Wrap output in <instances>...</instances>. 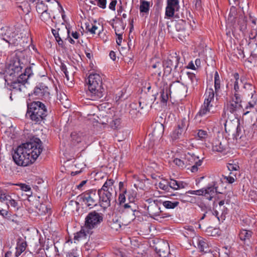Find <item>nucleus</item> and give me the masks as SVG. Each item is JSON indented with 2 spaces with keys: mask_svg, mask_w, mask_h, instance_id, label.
<instances>
[{
  "mask_svg": "<svg viewBox=\"0 0 257 257\" xmlns=\"http://www.w3.org/2000/svg\"><path fill=\"white\" fill-rule=\"evenodd\" d=\"M25 67L24 62L22 60L20 59L19 57L16 55L11 61L8 66L7 76H9L10 77H12V78L19 76L20 75L19 73L21 72L22 69Z\"/></svg>",
  "mask_w": 257,
  "mask_h": 257,
  "instance_id": "obj_9",
  "label": "nucleus"
},
{
  "mask_svg": "<svg viewBox=\"0 0 257 257\" xmlns=\"http://www.w3.org/2000/svg\"><path fill=\"white\" fill-rule=\"evenodd\" d=\"M33 94L38 98H46L49 97L50 94L49 88L43 83H39L34 88Z\"/></svg>",
  "mask_w": 257,
  "mask_h": 257,
  "instance_id": "obj_15",
  "label": "nucleus"
},
{
  "mask_svg": "<svg viewBox=\"0 0 257 257\" xmlns=\"http://www.w3.org/2000/svg\"><path fill=\"white\" fill-rule=\"evenodd\" d=\"M19 186L20 187V188L22 190L26 192L29 191L31 189L30 187L25 184H20L19 185Z\"/></svg>",
  "mask_w": 257,
  "mask_h": 257,
  "instance_id": "obj_63",
  "label": "nucleus"
},
{
  "mask_svg": "<svg viewBox=\"0 0 257 257\" xmlns=\"http://www.w3.org/2000/svg\"><path fill=\"white\" fill-rule=\"evenodd\" d=\"M27 114L31 119L40 123L48 114V110L45 105L42 102L33 101L27 104Z\"/></svg>",
  "mask_w": 257,
  "mask_h": 257,
  "instance_id": "obj_3",
  "label": "nucleus"
},
{
  "mask_svg": "<svg viewBox=\"0 0 257 257\" xmlns=\"http://www.w3.org/2000/svg\"><path fill=\"white\" fill-rule=\"evenodd\" d=\"M239 28L240 31L244 32L246 30L247 27V24L246 21L241 19L239 21Z\"/></svg>",
  "mask_w": 257,
  "mask_h": 257,
  "instance_id": "obj_56",
  "label": "nucleus"
},
{
  "mask_svg": "<svg viewBox=\"0 0 257 257\" xmlns=\"http://www.w3.org/2000/svg\"><path fill=\"white\" fill-rule=\"evenodd\" d=\"M197 246L200 251L207 252L209 250L207 243L203 238H200L198 239Z\"/></svg>",
  "mask_w": 257,
  "mask_h": 257,
  "instance_id": "obj_30",
  "label": "nucleus"
},
{
  "mask_svg": "<svg viewBox=\"0 0 257 257\" xmlns=\"http://www.w3.org/2000/svg\"><path fill=\"white\" fill-rule=\"evenodd\" d=\"M180 8L179 0H167L165 16L169 19L173 18L175 12L179 11Z\"/></svg>",
  "mask_w": 257,
  "mask_h": 257,
  "instance_id": "obj_13",
  "label": "nucleus"
},
{
  "mask_svg": "<svg viewBox=\"0 0 257 257\" xmlns=\"http://www.w3.org/2000/svg\"><path fill=\"white\" fill-rule=\"evenodd\" d=\"M91 230L85 227V225H84L79 232L74 234V239L75 240H79L85 238L87 235L91 233Z\"/></svg>",
  "mask_w": 257,
  "mask_h": 257,
  "instance_id": "obj_24",
  "label": "nucleus"
},
{
  "mask_svg": "<svg viewBox=\"0 0 257 257\" xmlns=\"http://www.w3.org/2000/svg\"><path fill=\"white\" fill-rule=\"evenodd\" d=\"M220 81L218 73L216 71L214 74V87L216 93L219 91L220 88Z\"/></svg>",
  "mask_w": 257,
  "mask_h": 257,
  "instance_id": "obj_41",
  "label": "nucleus"
},
{
  "mask_svg": "<svg viewBox=\"0 0 257 257\" xmlns=\"http://www.w3.org/2000/svg\"><path fill=\"white\" fill-rule=\"evenodd\" d=\"M256 104V102L253 99L251 101H249L248 103V104L245 107L246 109H250L254 107V106Z\"/></svg>",
  "mask_w": 257,
  "mask_h": 257,
  "instance_id": "obj_62",
  "label": "nucleus"
},
{
  "mask_svg": "<svg viewBox=\"0 0 257 257\" xmlns=\"http://www.w3.org/2000/svg\"><path fill=\"white\" fill-rule=\"evenodd\" d=\"M7 201H8L7 203H9L16 210H18L19 209L18 203L15 199H13L11 196L10 199H8Z\"/></svg>",
  "mask_w": 257,
  "mask_h": 257,
  "instance_id": "obj_49",
  "label": "nucleus"
},
{
  "mask_svg": "<svg viewBox=\"0 0 257 257\" xmlns=\"http://www.w3.org/2000/svg\"><path fill=\"white\" fill-rule=\"evenodd\" d=\"M186 75L188 78V81L186 82L185 85L187 86L188 89L193 90L198 84V78L195 74L191 72H187Z\"/></svg>",
  "mask_w": 257,
  "mask_h": 257,
  "instance_id": "obj_23",
  "label": "nucleus"
},
{
  "mask_svg": "<svg viewBox=\"0 0 257 257\" xmlns=\"http://www.w3.org/2000/svg\"><path fill=\"white\" fill-rule=\"evenodd\" d=\"M252 234V232L251 230L242 229L239 232V236L240 239L245 243L249 241Z\"/></svg>",
  "mask_w": 257,
  "mask_h": 257,
  "instance_id": "obj_27",
  "label": "nucleus"
},
{
  "mask_svg": "<svg viewBox=\"0 0 257 257\" xmlns=\"http://www.w3.org/2000/svg\"><path fill=\"white\" fill-rule=\"evenodd\" d=\"M69 257H78L79 254L77 253V249H73L71 251L68 252Z\"/></svg>",
  "mask_w": 257,
  "mask_h": 257,
  "instance_id": "obj_60",
  "label": "nucleus"
},
{
  "mask_svg": "<svg viewBox=\"0 0 257 257\" xmlns=\"http://www.w3.org/2000/svg\"><path fill=\"white\" fill-rule=\"evenodd\" d=\"M36 9L37 12L41 14L44 12L48 11L47 7L42 2L37 4Z\"/></svg>",
  "mask_w": 257,
  "mask_h": 257,
  "instance_id": "obj_43",
  "label": "nucleus"
},
{
  "mask_svg": "<svg viewBox=\"0 0 257 257\" xmlns=\"http://www.w3.org/2000/svg\"><path fill=\"white\" fill-rule=\"evenodd\" d=\"M26 246V241L22 239H19L16 249L20 250V252H23L25 250Z\"/></svg>",
  "mask_w": 257,
  "mask_h": 257,
  "instance_id": "obj_40",
  "label": "nucleus"
},
{
  "mask_svg": "<svg viewBox=\"0 0 257 257\" xmlns=\"http://www.w3.org/2000/svg\"><path fill=\"white\" fill-rule=\"evenodd\" d=\"M224 180H226V181L230 184H232L235 181V178H236V173H234L233 172H230V174L228 176H222Z\"/></svg>",
  "mask_w": 257,
  "mask_h": 257,
  "instance_id": "obj_45",
  "label": "nucleus"
},
{
  "mask_svg": "<svg viewBox=\"0 0 257 257\" xmlns=\"http://www.w3.org/2000/svg\"><path fill=\"white\" fill-rule=\"evenodd\" d=\"M40 19L47 25L52 26L54 24L53 19H55V16H53L52 18L50 13L47 11L44 12V13H42L40 16Z\"/></svg>",
  "mask_w": 257,
  "mask_h": 257,
  "instance_id": "obj_26",
  "label": "nucleus"
},
{
  "mask_svg": "<svg viewBox=\"0 0 257 257\" xmlns=\"http://www.w3.org/2000/svg\"><path fill=\"white\" fill-rule=\"evenodd\" d=\"M173 162L177 166L181 168H185L187 167L186 163H185V159H183V157H182L181 159L175 158Z\"/></svg>",
  "mask_w": 257,
  "mask_h": 257,
  "instance_id": "obj_44",
  "label": "nucleus"
},
{
  "mask_svg": "<svg viewBox=\"0 0 257 257\" xmlns=\"http://www.w3.org/2000/svg\"><path fill=\"white\" fill-rule=\"evenodd\" d=\"M188 184L184 181H178V184L177 186L178 190L180 189L185 188L187 187Z\"/></svg>",
  "mask_w": 257,
  "mask_h": 257,
  "instance_id": "obj_61",
  "label": "nucleus"
},
{
  "mask_svg": "<svg viewBox=\"0 0 257 257\" xmlns=\"http://www.w3.org/2000/svg\"><path fill=\"white\" fill-rule=\"evenodd\" d=\"M212 151L214 152H223L227 149L226 141L224 139H215L212 143Z\"/></svg>",
  "mask_w": 257,
  "mask_h": 257,
  "instance_id": "obj_20",
  "label": "nucleus"
},
{
  "mask_svg": "<svg viewBox=\"0 0 257 257\" xmlns=\"http://www.w3.org/2000/svg\"><path fill=\"white\" fill-rule=\"evenodd\" d=\"M60 68L65 74V77L67 78V80H69L68 72L67 71L66 65L64 63L61 62Z\"/></svg>",
  "mask_w": 257,
  "mask_h": 257,
  "instance_id": "obj_54",
  "label": "nucleus"
},
{
  "mask_svg": "<svg viewBox=\"0 0 257 257\" xmlns=\"http://www.w3.org/2000/svg\"><path fill=\"white\" fill-rule=\"evenodd\" d=\"M241 102L242 100L240 94L234 93L231 100L224 105L221 115L223 118H228V112L234 116L238 115L242 109Z\"/></svg>",
  "mask_w": 257,
  "mask_h": 257,
  "instance_id": "obj_5",
  "label": "nucleus"
},
{
  "mask_svg": "<svg viewBox=\"0 0 257 257\" xmlns=\"http://www.w3.org/2000/svg\"><path fill=\"white\" fill-rule=\"evenodd\" d=\"M213 106L211 102L205 101L203 104L201 105L199 112L197 114V116H204L209 114L214 113L213 110Z\"/></svg>",
  "mask_w": 257,
  "mask_h": 257,
  "instance_id": "obj_21",
  "label": "nucleus"
},
{
  "mask_svg": "<svg viewBox=\"0 0 257 257\" xmlns=\"http://www.w3.org/2000/svg\"><path fill=\"white\" fill-rule=\"evenodd\" d=\"M43 150L42 142L37 138L19 146L13 154L15 163L20 166H27L34 163Z\"/></svg>",
  "mask_w": 257,
  "mask_h": 257,
  "instance_id": "obj_1",
  "label": "nucleus"
},
{
  "mask_svg": "<svg viewBox=\"0 0 257 257\" xmlns=\"http://www.w3.org/2000/svg\"><path fill=\"white\" fill-rule=\"evenodd\" d=\"M233 79H231L233 84V89L235 91L234 93H238L239 90L238 81L239 79V75L238 73H234L233 74Z\"/></svg>",
  "mask_w": 257,
  "mask_h": 257,
  "instance_id": "obj_34",
  "label": "nucleus"
},
{
  "mask_svg": "<svg viewBox=\"0 0 257 257\" xmlns=\"http://www.w3.org/2000/svg\"><path fill=\"white\" fill-rule=\"evenodd\" d=\"M203 196L209 200H211L218 192V185L216 181H213L208 186L203 188Z\"/></svg>",
  "mask_w": 257,
  "mask_h": 257,
  "instance_id": "obj_18",
  "label": "nucleus"
},
{
  "mask_svg": "<svg viewBox=\"0 0 257 257\" xmlns=\"http://www.w3.org/2000/svg\"><path fill=\"white\" fill-rule=\"evenodd\" d=\"M158 187L160 189L164 191H169V183L166 180L160 182L158 184Z\"/></svg>",
  "mask_w": 257,
  "mask_h": 257,
  "instance_id": "obj_46",
  "label": "nucleus"
},
{
  "mask_svg": "<svg viewBox=\"0 0 257 257\" xmlns=\"http://www.w3.org/2000/svg\"><path fill=\"white\" fill-rule=\"evenodd\" d=\"M179 59L177 57H171V59L168 58L165 60L162 63V67L164 68V74L166 76L169 75L174 67L176 70L178 67Z\"/></svg>",
  "mask_w": 257,
  "mask_h": 257,
  "instance_id": "obj_14",
  "label": "nucleus"
},
{
  "mask_svg": "<svg viewBox=\"0 0 257 257\" xmlns=\"http://www.w3.org/2000/svg\"><path fill=\"white\" fill-rule=\"evenodd\" d=\"M204 100L211 102L214 98V92L212 88H207L205 93Z\"/></svg>",
  "mask_w": 257,
  "mask_h": 257,
  "instance_id": "obj_33",
  "label": "nucleus"
},
{
  "mask_svg": "<svg viewBox=\"0 0 257 257\" xmlns=\"http://www.w3.org/2000/svg\"><path fill=\"white\" fill-rule=\"evenodd\" d=\"M123 207L124 209L130 208L132 211L133 212L134 217H135V212L137 211L136 206L133 202H130V203H126L123 205Z\"/></svg>",
  "mask_w": 257,
  "mask_h": 257,
  "instance_id": "obj_48",
  "label": "nucleus"
},
{
  "mask_svg": "<svg viewBox=\"0 0 257 257\" xmlns=\"http://www.w3.org/2000/svg\"><path fill=\"white\" fill-rule=\"evenodd\" d=\"M77 200L79 201L83 207L93 208L97 205L98 201L96 190L90 189L84 192L77 196Z\"/></svg>",
  "mask_w": 257,
  "mask_h": 257,
  "instance_id": "obj_7",
  "label": "nucleus"
},
{
  "mask_svg": "<svg viewBox=\"0 0 257 257\" xmlns=\"http://www.w3.org/2000/svg\"><path fill=\"white\" fill-rule=\"evenodd\" d=\"M69 33L70 30L67 26L65 27V29L64 30L60 29V30H59V37L61 40L63 41V40H67L69 37Z\"/></svg>",
  "mask_w": 257,
  "mask_h": 257,
  "instance_id": "obj_39",
  "label": "nucleus"
},
{
  "mask_svg": "<svg viewBox=\"0 0 257 257\" xmlns=\"http://www.w3.org/2000/svg\"><path fill=\"white\" fill-rule=\"evenodd\" d=\"M170 92L177 94H184L187 92L188 88L185 84L181 83L180 81L173 82L170 86Z\"/></svg>",
  "mask_w": 257,
  "mask_h": 257,
  "instance_id": "obj_19",
  "label": "nucleus"
},
{
  "mask_svg": "<svg viewBox=\"0 0 257 257\" xmlns=\"http://www.w3.org/2000/svg\"><path fill=\"white\" fill-rule=\"evenodd\" d=\"M257 36V29H252L250 30L249 34V38L250 39H254Z\"/></svg>",
  "mask_w": 257,
  "mask_h": 257,
  "instance_id": "obj_59",
  "label": "nucleus"
},
{
  "mask_svg": "<svg viewBox=\"0 0 257 257\" xmlns=\"http://www.w3.org/2000/svg\"><path fill=\"white\" fill-rule=\"evenodd\" d=\"M227 118H223L221 116L220 119V123L222 122H223L225 131L227 133H232V135H234V133L237 131L239 126L238 121L233 122L231 120H228Z\"/></svg>",
  "mask_w": 257,
  "mask_h": 257,
  "instance_id": "obj_16",
  "label": "nucleus"
},
{
  "mask_svg": "<svg viewBox=\"0 0 257 257\" xmlns=\"http://www.w3.org/2000/svg\"><path fill=\"white\" fill-rule=\"evenodd\" d=\"M150 7V3L145 0H140V13L148 14Z\"/></svg>",
  "mask_w": 257,
  "mask_h": 257,
  "instance_id": "obj_32",
  "label": "nucleus"
},
{
  "mask_svg": "<svg viewBox=\"0 0 257 257\" xmlns=\"http://www.w3.org/2000/svg\"><path fill=\"white\" fill-rule=\"evenodd\" d=\"M97 2V5L99 8L104 9L106 7V0H95Z\"/></svg>",
  "mask_w": 257,
  "mask_h": 257,
  "instance_id": "obj_57",
  "label": "nucleus"
},
{
  "mask_svg": "<svg viewBox=\"0 0 257 257\" xmlns=\"http://www.w3.org/2000/svg\"><path fill=\"white\" fill-rule=\"evenodd\" d=\"M243 88L246 90L248 95H251V97L253 98V94L255 92L254 86L249 83H245Z\"/></svg>",
  "mask_w": 257,
  "mask_h": 257,
  "instance_id": "obj_36",
  "label": "nucleus"
},
{
  "mask_svg": "<svg viewBox=\"0 0 257 257\" xmlns=\"http://www.w3.org/2000/svg\"><path fill=\"white\" fill-rule=\"evenodd\" d=\"M109 226L113 231H117L121 227V219L115 215L112 217L111 220L109 221Z\"/></svg>",
  "mask_w": 257,
  "mask_h": 257,
  "instance_id": "obj_25",
  "label": "nucleus"
},
{
  "mask_svg": "<svg viewBox=\"0 0 257 257\" xmlns=\"http://www.w3.org/2000/svg\"><path fill=\"white\" fill-rule=\"evenodd\" d=\"M103 215L102 213L96 211L89 212L85 219V227L90 229L97 228L103 221Z\"/></svg>",
  "mask_w": 257,
  "mask_h": 257,
  "instance_id": "obj_8",
  "label": "nucleus"
},
{
  "mask_svg": "<svg viewBox=\"0 0 257 257\" xmlns=\"http://www.w3.org/2000/svg\"><path fill=\"white\" fill-rule=\"evenodd\" d=\"M36 208L38 209V213L40 215H43L48 213H51L50 208H48V206L43 203H38L36 205Z\"/></svg>",
  "mask_w": 257,
  "mask_h": 257,
  "instance_id": "obj_31",
  "label": "nucleus"
},
{
  "mask_svg": "<svg viewBox=\"0 0 257 257\" xmlns=\"http://www.w3.org/2000/svg\"><path fill=\"white\" fill-rule=\"evenodd\" d=\"M162 204L167 209H174L179 204V202L177 201H165L162 202Z\"/></svg>",
  "mask_w": 257,
  "mask_h": 257,
  "instance_id": "obj_37",
  "label": "nucleus"
},
{
  "mask_svg": "<svg viewBox=\"0 0 257 257\" xmlns=\"http://www.w3.org/2000/svg\"><path fill=\"white\" fill-rule=\"evenodd\" d=\"M170 92V89L167 88L163 89L161 92V101L164 103H166L168 98L169 94Z\"/></svg>",
  "mask_w": 257,
  "mask_h": 257,
  "instance_id": "obj_38",
  "label": "nucleus"
},
{
  "mask_svg": "<svg viewBox=\"0 0 257 257\" xmlns=\"http://www.w3.org/2000/svg\"><path fill=\"white\" fill-rule=\"evenodd\" d=\"M105 89L103 85L92 87L88 88L87 96L92 100H97L102 98L105 94Z\"/></svg>",
  "mask_w": 257,
  "mask_h": 257,
  "instance_id": "obj_11",
  "label": "nucleus"
},
{
  "mask_svg": "<svg viewBox=\"0 0 257 257\" xmlns=\"http://www.w3.org/2000/svg\"><path fill=\"white\" fill-rule=\"evenodd\" d=\"M59 30H60V29H58V30L52 29L51 31L58 45L62 47L63 46L64 43L63 41H62L59 37Z\"/></svg>",
  "mask_w": 257,
  "mask_h": 257,
  "instance_id": "obj_42",
  "label": "nucleus"
},
{
  "mask_svg": "<svg viewBox=\"0 0 257 257\" xmlns=\"http://www.w3.org/2000/svg\"><path fill=\"white\" fill-rule=\"evenodd\" d=\"M169 183V187L174 190H178L177 186L178 184V181L174 179H171Z\"/></svg>",
  "mask_w": 257,
  "mask_h": 257,
  "instance_id": "obj_50",
  "label": "nucleus"
},
{
  "mask_svg": "<svg viewBox=\"0 0 257 257\" xmlns=\"http://www.w3.org/2000/svg\"><path fill=\"white\" fill-rule=\"evenodd\" d=\"M198 137L201 140L205 139L208 136V134L207 131L200 130L198 132Z\"/></svg>",
  "mask_w": 257,
  "mask_h": 257,
  "instance_id": "obj_51",
  "label": "nucleus"
},
{
  "mask_svg": "<svg viewBox=\"0 0 257 257\" xmlns=\"http://www.w3.org/2000/svg\"><path fill=\"white\" fill-rule=\"evenodd\" d=\"M126 193V189H123L120 192L118 198V200L120 205H122L125 201V194Z\"/></svg>",
  "mask_w": 257,
  "mask_h": 257,
  "instance_id": "obj_47",
  "label": "nucleus"
},
{
  "mask_svg": "<svg viewBox=\"0 0 257 257\" xmlns=\"http://www.w3.org/2000/svg\"><path fill=\"white\" fill-rule=\"evenodd\" d=\"M32 75V67L28 66L25 68L24 73H21L19 76L15 77V79L11 80L7 76L5 81L8 89L12 91L11 94L25 91L26 89V83Z\"/></svg>",
  "mask_w": 257,
  "mask_h": 257,
  "instance_id": "obj_2",
  "label": "nucleus"
},
{
  "mask_svg": "<svg viewBox=\"0 0 257 257\" xmlns=\"http://www.w3.org/2000/svg\"><path fill=\"white\" fill-rule=\"evenodd\" d=\"M114 181L112 179H107L102 187L97 191L98 200L101 206L107 208L110 206L113 199L112 192Z\"/></svg>",
  "mask_w": 257,
  "mask_h": 257,
  "instance_id": "obj_4",
  "label": "nucleus"
},
{
  "mask_svg": "<svg viewBox=\"0 0 257 257\" xmlns=\"http://www.w3.org/2000/svg\"><path fill=\"white\" fill-rule=\"evenodd\" d=\"M88 88L103 85L102 78L97 73L90 74L86 80Z\"/></svg>",
  "mask_w": 257,
  "mask_h": 257,
  "instance_id": "obj_17",
  "label": "nucleus"
},
{
  "mask_svg": "<svg viewBox=\"0 0 257 257\" xmlns=\"http://www.w3.org/2000/svg\"><path fill=\"white\" fill-rule=\"evenodd\" d=\"M152 68H158V72H153L154 75H157V79L158 81L160 80V77H163L166 74L164 73L162 74L161 69L162 68V63L161 62H157L152 65Z\"/></svg>",
  "mask_w": 257,
  "mask_h": 257,
  "instance_id": "obj_29",
  "label": "nucleus"
},
{
  "mask_svg": "<svg viewBox=\"0 0 257 257\" xmlns=\"http://www.w3.org/2000/svg\"><path fill=\"white\" fill-rule=\"evenodd\" d=\"M10 199V195L4 193L2 191H0V201L4 202L8 201V199Z\"/></svg>",
  "mask_w": 257,
  "mask_h": 257,
  "instance_id": "obj_55",
  "label": "nucleus"
},
{
  "mask_svg": "<svg viewBox=\"0 0 257 257\" xmlns=\"http://www.w3.org/2000/svg\"><path fill=\"white\" fill-rule=\"evenodd\" d=\"M150 97L147 96L146 99L141 98L139 101V107L141 109H143L145 107H151L152 103L155 99L154 98H151L150 100Z\"/></svg>",
  "mask_w": 257,
  "mask_h": 257,
  "instance_id": "obj_28",
  "label": "nucleus"
},
{
  "mask_svg": "<svg viewBox=\"0 0 257 257\" xmlns=\"http://www.w3.org/2000/svg\"><path fill=\"white\" fill-rule=\"evenodd\" d=\"M20 35L15 27H5L1 29V39L10 45L18 46L20 44L22 37Z\"/></svg>",
  "mask_w": 257,
  "mask_h": 257,
  "instance_id": "obj_6",
  "label": "nucleus"
},
{
  "mask_svg": "<svg viewBox=\"0 0 257 257\" xmlns=\"http://www.w3.org/2000/svg\"><path fill=\"white\" fill-rule=\"evenodd\" d=\"M185 124L183 120H182L171 134V138L173 140H176L180 139L184 131Z\"/></svg>",
  "mask_w": 257,
  "mask_h": 257,
  "instance_id": "obj_22",
  "label": "nucleus"
},
{
  "mask_svg": "<svg viewBox=\"0 0 257 257\" xmlns=\"http://www.w3.org/2000/svg\"><path fill=\"white\" fill-rule=\"evenodd\" d=\"M183 159H185V163L186 166L192 165L191 168L192 172H196L198 171V167L202 164V161L199 159V157L194 154L188 152L185 154Z\"/></svg>",
  "mask_w": 257,
  "mask_h": 257,
  "instance_id": "obj_10",
  "label": "nucleus"
},
{
  "mask_svg": "<svg viewBox=\"0 0 257 257\" xmlns=\"http://www.w3.org/2000/svg\"><path fill=\"white\" fill-rule=\"evenodd\" d=\"M120 124V120L118 119H115L112 120L110 122V125L111 127L113 128H117Z\"/></svg>",
  "mask_w": 257,
  "mask_h": 257,
  "instance_id": "obj_58",
  "label": "nucleus"
},
{
  "mask_svg": "<svg viewBox=\"0 0 257 257\" xmlns=\"http://www.w3.org/2000/svg\"><path fill=\"white\" fill-rule=\"evenodd\" d=\"M150 205L148 206L147 210L150 216L154 219L158 220L156 217H160L161 211L159 205L162 204L161 200H155L150 201Z\"/></svg>",
  "mask_w": 257,
  "mask_h": 257,
  "instance_id": "obj_12",
  "label": "nucleus"
},
{
  "mask_svg": "<svg viewBox=\"0 0 257 257\" xmlns=\"http://www.w3.org/2000/svg\"><path fill=\"white\" fill-rule=\"evenodd\" d=\"M227 167L228 168V170L230 171L231 172H232V171H236L239 168V167L237 164L233 163H229L227 165Z\"/></svg>",
  "mask_w": 257,
  "mask_h": 257,
  "instance_id": "obj_52",
  "label": "nucleus"
},
{
  "mask_svg": "<svg viewBox=\"0 0 257 257\" xmlns=\"http://www.w3.org/2000/svg\"><path fill=\"white\" fill-rule=\"evenodd\" d=\"M203 188L197 190H189L186 192V193L195 195H203Z\"/></svg>",
  "mask_w": 257,
  "mask_h": 257,
  "instance_id": "obj_53",
  "label": "nucleus"
},
{
  "mask_svg": "<svg viewBox=\"0 0 257 257\" xmlns=\"http://www.w3.org/2000/svg\"><path fill=\"white\" fill-rule=\"evenodd\" d=\"M217 231L218 230L217 229H215V228L213 229L212 227H208L206 230V232L208 233H210V235H212V236H213V235H214L215 234L217 233Z\"/></svg>",
  "mask_w": 257,
  "mask_h": 257,
  "instance_id": "obj_64",
  "label": "nucleus"
},
{
  "mask_svg": "<svg viewBox=\"0 0 257 257\" xmlns=\"http://www.w3.org/2000/svg\"><path fill=\"white\" fill-rule=\"evenodd\" d=\"M131 109L129 111L130 115H132V117H135L138 116L139 113H142V112H140V110H138V104L136 103H132L130 104Z\"/></svg>",
  "mask_w": 257,
  "mask_h": 257,
  "instance_id": "obj_35",
  "label": "nucleus"
}]
</instances>
